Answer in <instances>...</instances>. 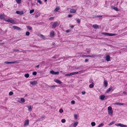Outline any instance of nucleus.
<instances>
[{
  "mask_svg": "<svg viewBox=\"0 0 127 127\" xmlns=\"http://www.w3.org/2000/svg\"><path fill=\"white\" fill-rule=\"evenodd\" d=\"M78 72H74L71 73H69L67 74H65V76H70L78 74Z\"/></svg>",
  "mask_w": 127,
  "mask_h": 127,
  "instance_id": "1",
  "label": "nucleus"
},
{
  "mask_svg": "<svg viewBox=\"0 0 127 127\" xmlns=\"http://www.w3.org/2000/svg\"><path fill=\"white\" fill-rule=\"evenodd\" d=\"M5 20L11 23L15 24L16 23V22L11 19L9 18L7 20Z\"/></svg>",
  "mask_w": 127,
  "mask_h": 127,
  "instance_id": "2",
  "label": "nucleus"
},
{
  "mask_svg": "<svg viewBox=\"0 0 127 127\" xmlns=\"http://www.w3.org/2000/svg\"><path fill=\"white\" fill-rule=\"evenodd\" d=\"M50 73L51 74H52L57 75L59 74V72L58 71L56 72H55L53 70H51L50 71Z\"/></svg>",
  "mask_w": 127,
  "mask_h": 127,
  "instance_id": "3",
  "label": "nucleus"
},
{
  "mask_svg": "<svg viewBox=\"0 0 127 127\" xmlns=\"http://www.w3.org/2000/svg\"><path fill=\"white\" fill-rule=\"evenodd\" d=\"M115 125L117 126H120L121 127H127L126 125L122 124L121 123L116 124Z\"/></svg>",
  "mask_w": 127,
  "mask_h": 127,
  "instance_id": "4",
  "label": "nucleus"
},
{
  "mask_svg": "<svg viewBox=\"0 0 127 127\" xmlns=\"http://www.w3.org/2000/svg\"><path fill=\"white\" fill-rule=\"evenodd\" d=\"M58 22L56 21L54 23L52 26V28H55L58 25Z\"/></svg>",
  "mask_w": 127,
  "mask_h": 127,
  "instance_id": "5",
  "label": "nucleus"
},
{
  "mask_svg": "<svg viewBox=\"0 0 127 127\" xmlns=\"http://www.w3.org/2000/svg\"><path fill=\"white\" fill-rule=\"evenodd\" d=\"M16 13L17 14L20 15H22L23 14H24L23 11H16Z\"/></svg>",
  "mask_w": 127,
  "mask_h": 127,
  "instance_id": "6",
  "label": "nucleus"
},
{
  "mask_svg": "<svg viewBox=\"0 0 127 127\" xmlns=\"http://www.w3.org/2000/svg\"><path fill=\"white\" fill-rule=\"evenodd\" d=\"M77 9H70V13H74L76 12Z\"/></svg>",
  "mask_w": 127,
  "mask_h": 127,
  "instance_id": "7",
  "label": "nucleus"
},
{
  "mask_svg": "<svg viewBox=\"0 0 127 127\" xmlns=\"http://www.w3.org/2000/svg\"><path fill=\"white\" fill-rule=\"evenodd\" d=\"M29 125V120L28 119L26 120L25 121L24 125L25 126H28Z\"/></svg>",
  "mask_w": 127,
  "mask_h": 127,
  "instance_id": "8",
  "label": "nucleus"
},
{
  "mask_svg": "<svg viewBox=\"0 0 127 127\" xmlns=\"http://www.w3.org/2000/svg\"><path fill=\"white\" fill-rule=\"evenodd\" d=\"M54 81L60 84H61L62 83V82L61 81L57 79H54Z\"/></svg>",
  "mask_w": 127,
  "mask_h": 127,
  "instance_id": "9",
  "label": "nucleus"
},
{
  "mask_svg": "<svg viewBox=\"0 0 127 127\" xmlns=\"http://www.w3.org/2000/svg\"><path fill=\"white\" fill-rule=\"evenodd\" d=\"M30 83L32 85H35L37 84V81H33L30 82Z\"/></svg>",
  "mask_w": 127,
  "mask_h": 127,
  "instance_id": "10",
  "label": "nucleus"
},
{
  "mask_svg": "<svg viewBox=\"0 0 127 127\" xmlns=\"http://www.w3.org/2000/svg\"><path fill=\"white\" fill-rule=\"evenodd\" d=\"M104 86L105 87H107V86L108 83L107 80H104Z\"/></svg>",
  "mask_w": 127,
  "mask_h": 127,
  "instance_id": "11",
  "label": "nucleus"
},
{
  "mask_svg": "<svg viewBox=\"0 0 127 127\" xmlns=\"http://www.w3.org/2000/svg\"><path fill=\"white\" fill-rule=\"evenodd\" d=\"M113 87H110L106 92V93H107L110 91L112 89Z\"/></svg>",
  "mask_w": 127,
  "mask_h": 127,
  "instance_id": "12",
  "label": "nucleus"
},
{
  "mask_svg": "<svg viewBox=\"0 0 127 127\" xmlns=\"http://www.w3.org/2000/svg\"><path fill=\"white\" fill-rule=\"evenodd\" d=\"M17 62H5L4 63L6 64H14L15 63Z\"/></svg>",
  "mask_w": 127,
  "mask_h": 127,
  "instance_id": "13",
  "label": "nucleus"
},
{
  "mask_svg": "<svg viewBox=\"0 0 127 127\" xmlns=\"http://www.w3.org/2000/svg\"><path fill=\"white\" fill-rule=\"evenodd\" d=\"M111 7L112 9L117 11H119V9L116 7H115L113 6H111Z\"/></svg>",
  "mask_w": 127,
  "mask_h": 127,
  "instance_id": "14",
  "label": "nucleus"
},
{
  "mask_svg": "<svg viewBox=\"0 0 127 127\" xmlns=\"http://www.w3.org/2000/svg\"><path fill=\"white\" fill-rule=\"evenodd\" d=\"M106 60L107 61H109L110 60V56L109 55H107L106 57Z\"/></svg>",
  "mask_w": 127,
  "mask_h": 127,
  "instance_id": "15",
  "label": "nucleus"
},
{
  "mask_svg": "<svg viewBox=\"0 0 127 127\" xmlns=\"http://www.w3.org/2000/svg\"><path fill=\"white\" fill-rule=\"evenodd\" d=\"M93 27L95 29H98L99 28V26L97 24L94 25Z\"/></svg>",
  "mask_w": 127,
  "mask_h": 127,
  "instance_id": "16",
  "label": "nucleus"
},
{
  "mask_svg": "<svg viewBox=\"0 0 127 127\" xmlns=\"http://www.w3.org/2000/svg\"><path fill=\"white\" fill-rule=\"evenodd\" d=\"M13 27L14 29H17L18 30H21V29L20 28L16 26H13Z\"/></svg>",
  "mask_w": 127,
  "mask_h": 127,
  "instance_id": "17",
  "label": "nucleus"
},
{
  "mask_svg": "<svg viewBox=\"0 0 127 127\" xmlns=\"http://www.w3.org/2000/svg\"><path fill=\"white\" fill-rule=\"evenodd\" d=\"M55 34V32L54 31H52L51 32L50 34V36L51 37L53 36Z\"/></svg>",
  "mask_w": 127,
  "mask_h": 127,
  "instance_id": "18",
  "label": "nucleus"
},
{
  "mask_svg": "<svg viewBox=\"0 0 127 127\" xmlns=\"http://www.w3.org/2000/svg\"><path fill=\"white\" fill-rule=\"evenodd\" d=\"M115 104L116 105H123L124 104V103H121L120 102L115 103Z\"/></svg>",
  "mask_w": 127,
  "mask_h": 127,
  "instance_id": "19",
  "label": "nucleus"
},
{
  "mask_svg": "<svg viewBox=\"0 0 127 127\" xmlns=\"http://www.w3.org/2000/svg\"><path fill=\"white\" fill-rule=\"evenodd\" d=\"M105 97V96L104 95H101L100 96V99L101 100H104V98Z\"/></svg>",
  "mask_w": 127,
  "mask_h": 127,
  "instance_id": "20",
  "label": "nucleus"
},
{
  "mask_svg": "<svg viewBox=\"0 0 127 127\" xmlns=\"http://www.w3.org/2000/svg\"><path fill=\"white\" fill-rule=\"evenodd\" d=\"M4 16L3 14H1L0 15V19H3L5 20L4 19Z\"/></svg>",
  "mask_w": 127,
  "mask_h": 127,
  "instance_id": "21",
  "label": "nucleus"
},
{
  "mask_svg": "<svg viewBox=\"0 0 127 127\" xmlns=\"http://www.w3.org/2000/svg\"><path fill=\"white\" fill-rule=\"evenodd\" d=\"M94 83L93 82H92V84H90L89 85V87L90 88H92L94 86Z\"/></svg>",
  "mask_w": 127,
  "mask_h": 127,
  "instance_id": "22",
  "label": "nucleus"
},
{
  "mask_svg": "<svg viewBox=\"0 0 127 127\" xmlns=\"http://www.w3.org/2000/svg\"><path fill=\"white\" fill-rule=\"evenodd\" d=\"M78 124V122H75L74 123L73 126L74 127H75Z\"/></svg>",
  "mask_w": 127,
  "mask_h": 127,
  "instance_id": "23",
  "label": "nucleus"
},
{
  "mask_svg": "<svg viewBox=\"0 0 127 127\" xmlns=\"http://www.w3.org/2000/svg\"><path fill=\"white\" fill-rule=\"evenodd\" d=\"M57 87L56 85H53L52 86H49V87L50 88H52L53 89H54L56 87Z\"/></svg>",
  "mask_w": 127,
  "mask_h": 127,
  "instance_id": "24",
  "label": "nucleus"
},
{
  "mask_svg": "<svg viewBox=\"0 0 127 127\" xmlns=\"http://www.w3.org/2000/svg\"><path fill=\"white\" fill-rule=\"evenodd\" d=\"M115 123V121H112L110 123L108 124V125L109 126H111V125H113V124H114V123Z\"/></svg>",
  "mask_w": 127,
  "mask_h": 127,
  "instance_id": "25",
  "label": "nucleus"
},
{
  "mask_svg": "<svg viewBox=\"0 0 127 127\" xmlns=\"http://www.w3.org/2000/svg\"><path fill=\"white\" fill-rule=\"evenodd\" d=\"M60 9V8L59 7H58L55 8L54 11L55 12H57Z\"/></svg>",
  "mask_w": 127,
  "mask_h": 127,
  "instance_id": "26",
  "label": "nucleus"
},
{
  "mask_svg": "<svg viewBox=\"0 0 127 127\" xmlns=\"http://www.w3.org/2000/svg\"><path fill=\"white\" fill-rule=\"evenodd\" d=\"M116 35V34H115L109 33V36H115Z\"/></svg>",
  "mask_w": 127,
  "mask_h": 127,
  "instance_id": "27",
  "label": "nucleus"
},
{
  "mask_svg": "<svg viewBox=\"0 0 127 127\" xmlns=\"http://www.w3.org/2000/svg\"><path fill=\"white\" fill-rule=\"evenodd\" d=\"M102 33L104 35H105L109 36V33H108L103 32Z\"/></svg>",
  "mask_w": 127,
  "mask_h": 127,
  "instance_id": "28",
  "label": "nucleus"
},
{
  "mask_svg": "<svg viewBox=\"0 0 127 127\" xmlns=\"http://www.w3.org/2000/svg\"><path fill=\"white\" fill-rule=\"evenodd\" d=\"M91 125L92 126H94L95 125V122H92L91 123Z\"/></svg>",
  "mask_w": 127,
  "mask_h": 127,
  "instance_id": "29",
  "label": "nucleus"
},
{
  "mask_svg": "<svg viewBox=\"0 0 127 127\" xmlns=\"http://www.w3.org/2000/svg\"><path fill=\"white\" fill-rule=\"evenodd\" d=\"M108 114L110 116H112L113 115V112H108Z\"/></svg>",
  "mask_w": 127,
  "mask_h": 127,
  "instance_id": "30",
  "label": "nucleus"
},
{
  "mask_svg": "<svg viewBox=\"0 0 127 127\" xmlns=\"http://www.w3.org/2000/svg\"><path fill=\"white\" fill-rule=\"evenodd\" d=\"M29 110L30 111H31L32 110V107L31 106H27Z\"/></svg>",
  "mask_w": 127,
  "mask_h": 127,
  "instance_id": "31",
  "label": "nucleus"
},
{
  "mask_svg": "<svg viewBox=\"0 0 127 127\" xmlns=\"http://www.w3.org/2000/svg\"><path fill=\"white\" fill-rule=\"evenodd\" d=\"M37 2L39 3L40 4H42V2L40 0H36Z\"/></svg>",
  "mask_w": 127,
  "mask_h": 127,
  "instance_id": "32",
  "label": "nucleus"
},
{
  "mask_svg": "<svg viewBox=\"0 0 127 127\" xmlns=\"http://www.w3.org/2000/svg\"><path fill=\"white\" fill-rule=\"evenodd\" d=\"M24 76L28 78L29 77V75L28 74H25Z\"/></svg>",
  "mask_w": 127,
  "mask_h": 127,
  "instance_id": "33",
  "label": "nucleus"
},
{
  "mask_svg": "<svg viewBox=\"0 0 127 127\" xmlns=\"http://www.w3.org/2000/svg\"><path fill=\"white\" fill-rule=\"evenodd\" d=\"M27 28L30 30H31L32 29V27H31L30 26H27Z\"/></svg>",
  "mask_w": 127,
  "mask_h": 127,
  "instance_id": "34",
  "label": "nucleus"
},
{
  "mask_svg": "<svg viewBox=\"0 0 127 127\" xmlns=\"http://www.w3.org/2000/svg\"><path fill=\"white\" fill-rule=\"evenodd\" d=\"M21 101L23 103L25 101V100L23 98H21Z\"/></svg>",
  "mask_w": 127,
  "mask_h": 127,
  "instance_id": "35",
  "label": "nucleus"
},
{
  "mask_svg": "<svg viewBox=\"0 0 127 127\" xmlns=\"http://www.w3.org/2000/svg\"><path fill=\"white\" fill-rule=\"evenodd\" d=\"M108 109L109 111H112L111 110L112 109V107L111 106H109L108 108Z\"/></svg>",
  "mask_w": 127,
  "mask_h": 127,
  "instance_id": "36",
  "label": "nucleus"
},
{
  "mask_svg": "<svg viewBox=\"0 0 127 127\" xmlns=\"http://www.w3.org/2000/svg\"><path fill=\"white\" fill-rule=\"evenodd\" d=\"M16 2L18 4L20 3L21 2V0H16Z\"/></svg>",
  "mask_w": 127,
  "mask_h": 127,
  "instance_id": "37",
  "label": "nucleus"
},
{
  "mask_svg": "<svg viewBox=\"0 0 127 127\" xmlns=\"http://www.w3.org/2000/svg\"><path fill=\"white\" fill-rule=\"evenodd\" d=\"M92 57H93L94 58L95 57H98V56L97 54L92 55Z\"/></svg>",
  "mask_w": 127,
  "mask_h": 127,
  "instance_id": "38",
  "label": "nucleus"
},
{
  "mask_svg": "<svg viewBox=\"0 0 127 127\" xmlns=\"http://www.w3.org/2000/svg\"><path fill=\"white\" fill-rule=\"evenodd\" d=\"M76 20L77 21V22L78 23H80V20L79 19H76Z\"/></svg>",
  "mask_w": 127,
  "mask_h": 127,
  "instance_id": "39",
  "label": "nucleus"
},
{
  "mask_svg": "<svg viewBox=\"0 0 127 127\" xmlns=\"http://www.w3.org/2000/svg\"><path fill=\"white\" fill-rule=\"evenodd\" d=\"M65 121L66 120L64 119H62L61 121L63 123H64L65 122Z\"/></svg>",
  "mask_w": 127,
  "mask_h": 127,
  "instance_id": "40",
  "label": "nucleus"
},
{
  "mask_svg": "<svg viewBox=\"0 0 127 127\" xmlns=\"http://www.w3.org/2000/svg\"><path fill=\"white\" fill-rule=\"evenodd\" d=\"M30 33L29 32H27L26 33V35L27 36H29L30 35Z\"/></svg>",
  "mask_w": 127,
  "mask_h": 127,
  "instance_id": "41",
  "label": "nucleus"
},
{
  "mask_svg": "<svg viewBox=\"0 0 127 127\" xmlns=\"http://www.w3.org/2000/svg\"><path fill=\"white\" fill-rule=\"evenodd\" d=\"M74 118L76 119H77V115L76 114H75L74 115Z\"/></svg>",
  "mask_w": 127,
  "mask_h": 127,
  "instance_id": "42",
  "label": "nucleus"
},
{
  "mask_svg": "<svg viewBox=\"0 0 127 127\" xmlns=\"http://www.w3.org/2000/svg\"><path fill=\"white\" fill-rule=\"evenodd\" d=\"M45 118V116H42L41 117V118H40L39 119V120H40V121H41L42 120V118Z\"/></svg>",
  "mask_w": 127,
  "mask_h": 127,
  "instance_id": "43",
  "label": "nucleus"
},
{
  "mask_svg": "<svg viewBox=\"0 0 127 127\" xmlns=\"http://www.w3.org/2000/svg\"><path fill=\"white\" fill-rule=\"evenodd\" d=\"M13 93L11 91L9 93V95H13Z\"/></svg>",
  "mask_w": 127,
  "mask_h": 127,
  "instance_id": "44",
  "label": "nucleus"
},
{
  "mask_svg": "<svg viewBox=\"0 0 127 127\" xmlns=\"http://www.w3.org/2000/svg\"><path fill=\"white\" fill-rule=\"evenodd\" d=\"M34 9H33L31 10H30V13L31 14L33 12H34Z\"/></svg>",
  "mask_w": 127,
  "mask_h": 127,
  "instance_id": "45",
  "label": "nucleus"
},
{
  "mask_svg": "<svg viewBox=\"0 0 127 127\" xmlns=\"http://www.w3.org/2000/svg\"><path fill=\"white\" fill-rule=\"evenodd\" d=\"M37 72H36L34 71L32 73V74L33 75H36Z\"/></svg>",
  "mask_w": 127,
  "mask_h": 127,
  "instance_id": "46",
  "label": "nucleus"
},
{
  "mask_svg": "<svg viewBox=\"0 0 127 127\" xmlns=\"http://www.w3.org/2000/svg\"><path fill=\"white\" fill-rule=\"evenodd\" d=\"M54 17L50 18L49 19V20H54Z\"/></svg>",
  "mask_w": 127,
  "mask_h": 127,
  "instance_id": "47",
  "label": "nucleus"
},
{
  "mask_svg": "<svg viewBox=\"0 0 127 127\" xmlns=\"http://www.w3.org/2000/svg\"><path fill=\"white\" fill-rule=\"evenodd\" d=\"M72 16V15L71 14H69L68 15V17L69 18H70Z\"/></svg>",
  "mask_w": 127,
  "mask_h": 127,
  "instance_id": "48",
  "label": "nucleus"
},
{
  "mask_svg": "<svg viewBox=\"0 0 127 127\" xmlns=\"http://www.w3.org/2000/svg\"><path fill=\"white\" fill-rule=\"evenodd\" d=\"M102 17V16L101 15H98V16H95V17L96 18H98L100 17Z\"/></svg>",
  "mask_w": 127,
  "mask_h": 127,
  "instance_id": "49",
  "label": "nucleus"
},
{
  "mask_svg": "<svg viewBox=\"0 0 127 127\" xmlns=\"http://www.w3.org/2000/svg\"><path fill=\"white\" fill-rule=\"evenodd\" d=\"M71 103L73 104H74L75 102L74 100H72L71 102Z\"/></svg>",
  "mask_w": 127,
  "mask_h": 127,
  "instance_id": "50",
  "label": "nucleus"
},
{
  "mask_svg": "<svg viewBox=\"0 0 127 127\" xmlns=\"http://www.w3.org/2000/svg\"><path fill=\"white\" fill-rule=\"evenodd\" d=\"M40 37L42 38H44V36L42 34H40Z\"/></svg>",
  "mask_w": 127,
  "mask_h": 127,
  "instance_id": "51",
  "label": "nucleus"
},
{
  "mask_svg": "<svg viewBox=\"0 0 127 127\" xmlns=\"http://www.w3.org/2000/svg\"><path fill=\"white\" fill-rule=\"evenodd\" d=\"M123 93L125 94L124 95H127V93L125 91H124Z\"/></svg>",
  "mask_w": 127,
  "mask_h": 127,
  "instance_id": "52",
  "label": "nucleus"
},
{
  "mask_svg": "<svg viewBox=\"0 0 127 127\" xmlns=\"http://www.w3.org/2000/svg\"><path fill=\"white\" fill-rule=\"evenodd\" d=\"M82 57H88V55H83L82 56Z\"/></svg>",
  "mask_w": 127,
  "mask_h": 127,
  "instance_id": "53",
  "label": "nucleus"
},
{
  "mask_svg": "<svg viewBox=\"0 0 127 127\" xmlns=\"http://www.w3.org/2000/svg\"><path fill=\"white\" fill-rule=\"evenodd\" d=\"M13 51L17 52L19 51V50L18 49H13Z\"/></svg>",
  "mask_w": 127,
  "mask_h": 127,
  "instance_id": "54",
  "label": "nucleus"
},
{
  "mask_svg": "<svg viewBox=\"0 0 127 127\" xmlns=\"http://www.w3.org/2000/svg\"><path fill=\"white\" fill-rule=\"evenodd\" d=\"M86 93V92L85 91H83L82 92V95H84Z\"/></svg>",
  "mask_w": 127,
  "mask_h": 127,
  "instance_id": "55",
  "label": "nucleus"
},
{
  "mask_svg": "<svg viewBox=\"0 0 127 127\" xmlns=\"http://www.w3.org/2000/svg\"><path fill=\"white\" fill-rule=\"evenodd\" d=\"M70 30H66V32H70Z\"/></svg>",
  "mask_w": 127,
  "mask_h": 127,
  "instance_id": "56",
  "label": "nucleus"
},
{
  "mask_svg": "<svg viewBox=\"0 0 127 127\" xmlns=\"http://www.w3.org/2000/svg\"><path fill=\"white\" fill-rule=\"evenodd\" d=\"M88 59H86L85 60V62H88Z\"/></svg>",
  "mask_w": 127,
  "mask_h": 127,
  "instance_id": "57",
  "label": "nucleus"
},
{
  "mask_svg": "<svg viewBox=\"0 0 127 127\" xmlns=\"http://www.w3.org/2000/svg\"><path fill=\"white\" fill-rule=\"evenodd\" d=\"M53 58L54 59H56V56L55 55L54 56H53Z\"/></svg>",
  "mask_w": 127,
  "mask_h": 127,
  "instance_id": "58",
  "label": "nucleus"
},
{
  "mask_svg": "<svg viewBox=\"0 0 127 127\" xmlns=\"http://www.w3.org/2000/svg\"><path fill=\"white\" fill-rule=\"evenodd\" d=\"M59 111H63L62 109L61 108L59 110Z\"/></svg>",
  "mask_w": 127,
  "mask_h": 127,
  "instance_id": "59",
  "label": "nucleus"
},
{
  "mask_svg": "<svg viewBox=\"0 0 127 127\" xmlns=\"http://www.w3.org/2000/svg\"><path fill=\"white\" fill-rule=\"evenodd\" d=\"M74 27V26L73 25H72V26H71L70 27L71 28H73Z\"/></svg>",
  "mask_w": 127,
  "mask_h": 127,
  "instance_id": "60",
  "label": "nucleus"
},
{
  "mask_svg": "<svg viewBox=\"0 0 127 127\" xmlns=\"http://www.w3.org/2000/svg\"><path fill=\"white\" fill-rule=\"evenodd\" d=\"M88 57H92V55H88Z\"/></svg>",
  "mask_w": 127,
  "mask_h": 127,
  "instance_id": "61",
  "label": "nucleus"
},
{
  "mask_svg": "<svg viewBox=\"0 0 127 127\" xmlns=\"http://www.w3.org/2000/svg\"><path fill=\"white\" fill-rule=\"evenodd\" d=\"M39 65L38 64L36 66V67L38 68L39 67Z\"/></svg>",
  "mask_w": 127,
  "mask_h": 127,
  "instance_id": "62",
  "label": "nucleus"
},
{
  "mask_svg": "<svg viewBox=\"0 0 127 127\" xmlns=\"http://www.w3.org/2000/svg\"><path fill=\"white\" fill-rule=\"evenodd\" d=\"M87 52L89 54L90 53V51H87Z\"/></svg>",
  "mask_w": 127,
  "mask_h": 127,
  "instance_id": "63",
  "label": "nucleus"
},
{
  "mask_svg": "<svg viewBox=\"0 0 127 127\" xmlns=\"http://www.w3.org/2000/svg\"><path fill=\"white\" fill-rule=\"evenodd\" d=\"M47 0H44L45 2H46L47 1Z\"/></svg>",
  "mask_w": 127,
  "mask_h": 127,
  "instance_id": "64",
  "label": "nucleus"
}]
</instances>
